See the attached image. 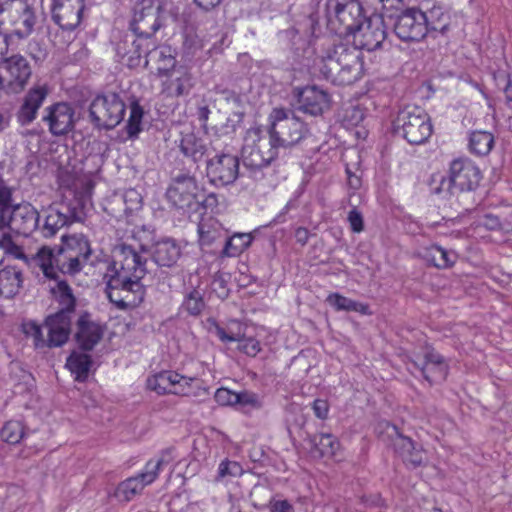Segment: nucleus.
Segmentation results:
<instances>
[{
	"label": "nucleus",
	"mask_w": 512,
	"mask_h": 512,
	"mask_svg": "<svg viewBox=\"0 0 512 512\" xmlns=\"http://www.w3.org/2000/svg\"><path fill=\"white\" fill-rule=\"evenodd\" d=\"M126 105L119 93L98 94L89 105L90 122L98 129L112 130L121 123Z\"/></svg>",
	"instance_id": "9d476101"
},
{
	"label": "nucleus",
	"mask_w": 512,
	"mask_h": 512,
	"mask_svg": "<svg viewBox=\"0 0 512 512\" xmlns=\"http://www.w3.org/2000/svg\"><path fill=\"white\" fill-rule=\"evenodd\" d=\"M8 11L13 17L12 24L15 26L11 36L19 39L29 37L34 31L37 22L34 8L26 0H6L0 2V14Z\"/></svg>",
	"instance_id": "a211bd4d"
},
{
	"label": "nucleus",
	"mask_w": 512,
	"mask_h": 512,
	"mask_svg": "<svg viewBox=\"0 0 512 512\" xmlns=\"http://www.w3.org/2000/svg\"><path fill=\"white\" fill-rule=\"evenodd\" d=\"M319 74L333 85H351L362 77V53L348 43L323 47L316 58Z\"/></svg>",
	"instance_id": "7ed1b4c3"
},
{
	"label": "nucleus",
	"mask_w": 512,
	"mask_h": 512,
	"mask_svg": "<svg viewBox=\"0 0 512 512\" xmlns=\"http://www.w3.org/2000/svg\"><path fill=\"white\" fill-rule=\"evenodd\" d=\"M203 191L194 174L189 171H180L171 178L166 190V198L178 210L193 211Z\"/></svg>",
	"instance_id": "f8f14e48"
},
{
	"label": "nucleus",
	"mask_w": 512,
	"mask_h": 512,
	"mask_svg": "<svg viewBox=\"0 0 512 512\" xmlns=\"http://www.w3.org/2000/svg\"><path fill=\"white\" fill-rule=\"evenodd\" d=\"M281 155L274 147L266 150L260 144L245 145L241 151V160L249 176L257 181L264 178V169L268 168Z\"/></svg>",
	"instance_id": "6ab92c4d"
},
{
	"label": "nucleus",
	"mask_w": 512,
	"mask_h": 512,
	"mask_svg": "<svg viewBox=\"0 0 512 512\" xmlns=\"http://www.w3.org/2000/svg\"><path fill=\"white\" fill-rule=\"evenodd\" d=\"M394 35L405 43H419L426 38L423 10L418 6L401 7L387 14Z\"/></svg>",
	"instance_id": "9b49d317"
},
{
	"label": "nucleus",
	"mask_w": 512,
	"mask_h": 512,
	"mask_svg": "<svg viewBox=\"0 0 512 512\" xmlns=\"http://www.w3.org/2000/svg\"><path fill=\"white\" fill-rule=\"evenodd\" d=\"M198 232L199 243L202 247L211 246L217 241H221L223 237L221 230L206 223H201L199 225Z\"/></svg>",
	"instance_id": "a18cd8bd"
},
{
	"label": "nucleus",
	"mask_w": 512,
	"mask_h": 512,
	"mask_svg": "<svg viewBox=\"0 0 512 512\" xmlns=\"http://www.w3.org/2000/svg\"><path fill=\"white\" fill-rule=\"evenodd\" d=\"M218 204L217 194L209 193L208 195H204L202 193V197L198 200L197 206L193 209V211L197 212L198 208L201 206L205 209H213Z\"/></svg>",
	"instance_id": "052dcab7"
},
{
	"label": "nucleus",
	"mask_w": 512,
	"mask_h": 512,
	"mask_svg": "<svg viewBox=\"0 0 512 512\" xmlns=\"http://www.w3.org/2000/svg\"><path fill=\"white\" fill-rule=\"evenodd\" d=\"M481 171L476 164L468 158H457L450 163L449 176L440 177L437 187H432V193L441 194L446 192L450 195H457L474 192L481 181ZM460 202L461 200L458 199Z\"/></svg>",
	"instance_id": "423d86ee"
},
{
	"label": "nucleus",
	"mask_w": 512,
	"mask_h": 512,
	"mask_svg": "<svg viewBox=\"0 0 512 512\" xmlns=\"http://www.w3.org/2000/svg\"><path fill=\"white\" fill-rule=\"evenodd\" d=\"M45 219L42 226L38 225L40 234L45 238H51L64 226L72 223L71 217L67 213L50 206L44 211Z\"/></svg>",
	"instance_id": "c85d7f7f"
},
{
	"label": "nucleus",
	"mask_w": 512,
	"mask_h": 512,
	"mask_svg": "<svg viewBox=\"0 0 512 512\" xmlns=\"http://www.w3.org/2000/svg\"><path fill=\"white\" fill-rule=\"evenodd\" d=\"M422 257L428 265L438 269L450 268L457 260L455 252L446 250L439 245H431L425 248Z\"/></svg>",
	"instance_id": "7c9ffc66"
},
{
	"label": "nucleus",
	"mask_w": 512,
	"mask_h": 512,
	"mask_svg": "<svg viewBox=\"0 0 512 512\" xmlns=\"http://www.w3.org/2000/svg\"><path fill=\"white\" fill-rule=\"evenodd\" d=\"M365 119V109L360 105H350L344 110L343 121L348 126H358Z\"/></svg>",
	"instance_id": "09e8293b"
},
{
	"label": "nucleus",
	"mask_w": 512,
	"mask_h": 512,
	"mask_svg": "<svg viewBox=\"0 0 512 512\" xmlns=\"http://www.w3.org/2000/svg\"><path fill=\"white\" fill-rule=\"evenodd\" d=\"M172 459L171 450L166 449L161 452V455L158 459L148 461L143 470L142 476L144 481L146 483H153L157 479L162 468L170 464Z\"/></svg>",
	"instance_id": "58836bf2"
},
{
	"label": "nucleus",
	"mask_w": 512,
	"mask_h": 512,
	"mask_svg": "<svg viewBox=\"0 0 512 512\" xmlns=\"http://www.w3.org/2000/svg\"><path fill=\"white\" fill-rule=\"evenodd\" d=\"M59 310L49 315L44 322L47 338L44 337L42 327L34 321L23 324V332L32 337L36 348L61 347L64 345L72 331V318L75 316L76 298L66 281L58 283Z\"/></svg>",
	"instance_id": "f03ea898"
},
{
	"label": "nucleus",
	"mask_w": 512,
	"mask_h": 512,
	"mask_svg": "<svg viewBox=\"0 0 512 512\" xmlns=\"http://www.w3.org/2000/svg\"><path fill=\"white\" fill-rule=\"evenodd\" d=\"M269 146L274 147L279 154L301 144L312 145V150H318L317 141L308 125L285 108H274L269 115Z\"/></svg>",
	"instance_id": "39448f33"
},
{
	"label": "nucleus",
	"mask_w": 512,
	"mask_h": 512,
	"mask_svg": "<svg viewBox=\"0 0 512 512\" xmlns=\"http://www.w3.org/2000/svg\"><path fill=\"white\" fill-rule=\"evenodd\" d=\"M238 343V349L247 356L255 357L261 351L260 342L253 337H246L244 335L243 339Z\"/></svg>",
	"instance_id": "603ef678"
},
{
	"label": "nucleus",
	"mask_w": 512,
	"mask_h": 512,
	"mask_svg": "<svg viewBox=\"0 0 512 512\" xmlns=\"http://www.w3.org/2000/svg\"><path fill=\"white\" fill-rule=\"evenodd\" d=\"M162 7L157 0H139L133 7L129 29L135 35L131 49L126 50L118 45V53L124 50L123 56L128 57L129 65H138L142 55H148L155 49L153 41L155 33L162 26Z\"/></svg>",
	"instance_id": "20e7f679"
},
{
	"label": "nucleus",
	"mask_w": 512,
	"mask_h": 512,
	"mask_svg": "<svg viewBox=\"0 0 512 512\" xmlns=\"http://www.w3.org/2000/svg\"><path fill=\"white\" fill-rule=\"evenodd\" d=\"M158 61L162 64L158 67V74L160 76H167L169 72L175 67L176 59L171 54L170 47H162L157 52Z\"/></svg>",
	"instance_id": "49530a36"
},
{
	"label": "nucleus",
	"mask_w": 512,
	"mask_h": 512,
	"mask_svg": "<svg viewBox=\"0 0 512 512\" xmlns=\"http://www.w3.org/2000/svg\"><path fill=\"white\" fill-rule=\"evenodd\" d=\"M311 452L319 457L332 456L338 448V442L332 434L320 433L310 436Z\"/></svg>",
	"instance_id": "f704fd0d"
},
{
	"label": "nucleus",
	"mask_w": 512,
	"mask_h": 512,
	"mask_svg": "<svg viewBox=\"0 0 512 512\" xmlns=\"http://www.w3.org/2000/svg\"><path fill=\"white\" fill-rule=\"evenodd\" d=\"M393 128L396 134L411 145L424 144L432 135L430 117L415 105H408L398 112Z\"/></svg>",
	"instance_id": "1a4fd4ad"
},
{
	"label": "nucleus",
	"mask_w": 512,
	"mask_h": 512,
	"mask_svg": "<svg viewBox=\"0 0 512 512\" xmlns=\"http://www.w3.org/2000/svg\"><path fill=\"white\" fill-rule=\"evenodd\" d=\"M210 114H211V111H210L208 105H201V106L197 107L196 116H197V119L201 123V127L205 131L207 130V122H208Z\"/></svg>",
	"instance_id": "69168bd1"
},
{
	"label": "nucleus",
	"mask_w": 512,
	"mask_h": 512,
	"mask_svg": "<svg viewBox=\"0 0 512 512\" xmlns=\"http://www.w3.org/2000/svg\"><path fill=\"white\" fill-rule=\"evenodd\" d=\"M331 97L327 91L312 85L297 93V110L311 116H321L330 109Z\"/></svg>",
	"instance_id": "b1692460"
},
{
	"label": "nucleus",
	"mask_w": 512,
	"mask_h": 512,
	"mask_svg": "<svg viewBox=\"0 0 512 512\" xmlns=\"http://www.w3.org/2000/svg\"><path fill=\"white\" fill-rule=\"evenodd\" d=\"M294 236H295V240L298 244H300L301 246H304L307 244L308 240H309V237H310V232L307 228L305 227H298L296 230H295V233H294Z\"/></svg>",
	"instance_id": "774afa93"
},
{
	"label": "nucleus",
	"mask_w": 512,
	"mask_h": 512,
	"mask_svg": "<svg viewBox=\"0 0 512 512\" xmlns=\"http://www.w3.org/2000/svg\"><path fill=\"white\" fill-rule=\"evenodd\" d=\"M383 17L368 18L365 24H361L359 29L351 33L353 36V46L360 50L369 52L382 48L387 37L386 24Z\"/></svg>",
	"instance_id": "aec40b11"
},
{
	"label": "nucleus",
	"mask_w": 512,
	"mask_h": 512,
	"mask_svg": "<svg viewBox=\"0 0 512 512\" xmlns=\"http://www.w3.org/2000/svg\"><path fill=\"white\" fill-rule=\"evenodd\" d=\"M348 221L350 223L351 230L355 233H360L364 229V221L362 214L353 208L348 213Z\"/></svg>",
	"instance_id": "13d9d810"
},
{
	"label": "nucleus",
	"mask_w": 512,
	"mask_h": 512,
	"mask_svg": "<svg viewBox=\"0 0 512 512\" xmlns=\"http://www.w3.org/2000/svg\"><path fill=\"white\" fill-rule=\"evenodd\" d=\"M254 237L251 233H234L224 239L222 256L236 257L246 250L252 243Z\"/></svg>",
	"instance_id": "c9c22d12"
},
{
	"label": "nucleus",
	"mask_w": 512,
	"mask_h": 512,
	"mask_svg": "<svg viewBox=\"0 0 512 512\" xmlns=\"http://www.w3.org/2000/svg\"><path fill=\"white\" fill-rule=\"evenodd\" d=\"M75 122V109L68 102H56L47 106L41 117V123L55 137L65 136L73 131Z\"/></svg>",
	"instance_id": "dca6fc26"
},
{
	"label": "nucleus",
	"mask_w": 512,
	"mask_h": 512,
	"mask_svg": "<svg viewBox=\"0 0 512 512\" xmlns=\"http://www.w3.org/2000/svg\"><path fill=\"white\" fill-rule=\"evenodd\" d=\"M494 146V136L487 131H473L469 137V149L478 156H486Z\"/></svg>",
	"instance_id": "4c0bfd02"
},
{
	"label": "nucleus",
	"mask_w": 512,
	"mask_h": 512,
	"mask_svg": "<svg viewBox=\"0 0 512 512\" xmlns=\"http://www.w3.org/2000/svg\"><path fill=\"white\" fill-rule=\"evenodd\" d=\"M328 27L340 36H349L365 24L366 15L359 0H326Z\"/></svg>",
	"instance_id": "0eeeda50"
},
{
	"label": "nucleus",
	"mask_w": 512,
	"mask_h": 512,
	"mask_svg": "<svg viewBox=\"0 0 512 512\" xmlns=\"http://www.w3.org/2000/svg\"><path fill=\"white\" fill-rule=\"evenodd\" d=\"M269 510L270 512H294V507L288 500H271Z\"/></svg>",
	"instance_id": "e2e57ef3"
},
{
	"label": "nucleus",
	"mask_w": 512,
	"mask_h": 512,
	"mask_svg": "<svg viewBox=\"0 0 512 512\" xmlns=\"http://www.w3.org/2000/svg\"><path fill=\"white\" fill-rule=\"evenodd\" d=\"M0 72L6 87L13 93L24 90L32 75L29 61L21 54H13L0 60Z\"/></svg>",
	"instance_id": "f3484780"
},
{
	"label": "nucleus",
	"mask_w": 512,
	"mask_h": 512,
	"mask_svg": "<svg viewBox=\"0 0 512 512\" xmlns=\"http://www.w3.org/2000/svg\"><path fill=\"white\" fill-rule=\"evenodd\" d=\"M39 218L38 211L30 203H11L7 211H3L0 228L7 226L18 235L28 237L38 228Z\"/></svg>",
	"instance_id": "2eb2a0df"
},
{
	"label": "nucleus",
	"mask_w": 512,
	"mask_h": 512,
	"mask_svg": "<svg viewBox=\"0 0 512 512\" xmlns=\"http://www.w3.org/2000/svg\"><path fill=\"white\" fill-rule=\"evenodd\" d=\"M381 4L382 17L387 18V14L394 13L404 6V0H377Z\"/></svg>",
	"instance_id": "bf43d9fd"
},
{
	"label": "nucleus",
	"mask_w": 512,
	"mask_h": 512,
	"mask_svg": "<svg viewBox=\"0 0 512 512\" xmlns=\"http://www.w3.org/2000/svg\"><path fill=\"white\" fill-rule=\"evenodd\" d=\"M50 93L47 84H34L21 98L15 112L17 123L21 127L31 125L38 117L39 110Z\"/></svg>",
	"instance_id": "412c9836"
},
{
	"label": "nucleus",
	"mask_w": 512,
	"mask_h": 512,
	"mask_svg": "<svg viewBox=\"0 0 512 512\" xmlns=\"http://www.w3.org/2000/svg\"><path fill=\"white\" fill-rule=\"evenodd\" d=\"M75 320L76 332L74 335L78 347L85 351H92L94 347L102 340L104 335V327L92 319V315L88 311L77 312L72 318Z\"/></svg>",
	"instance_id": "5701e85b"
},
{
	"label": "nucleus",
	"mask_w": 512,
	"mask_h": 512,
	"mask_svg": "<svg viewBox=\"0 0 512 512\" xmlns=\"http://www.w3.org/2000/svg\"><path fill=\"white\" fill-rule=\"evenodd\" d=\"M181 256V248L173 238H163L153 245L152 259L160 267H173Z\"/></svg>",
	"instance_id": "bb28decb"
},
{
	"label": "nucleus",
	"mask_w": 512,
	"mask_h": 512,
	"mask_svg": "<svg viewBox=\"0 0 512 512\" xmlns=\"http://www.w3.org/2000/svg\"><path fill=\"white\" fill-rule=\"evenodd\" d=\"M193 88L192 76L183 72L180 76L171 79L167 85L168 94L175 97L188 95Z\"/></svg>",
	"instance_id": "79ce46f5"
},
{
	"label": "nucleus",
	"mask_w": 512,
	"mask_h": 512,
	"mask_svg": "<svg viewBox=\"0 0 512 512\" xmlns=\"http://www.w3.org/2000/svg\"><path fill=\"white\" fill-rule=\"evenodd\" d=\"M423 16L426 37L428 35L435 36V34L446 36L450 31L451 16L443 7L435 5L423 11Z\"/></svg>",
	"instance_id": "cd10ccee"
},
{
	"label": "nucleus",
	"mask_w": 512,
	"mask_h": 512,
	"mask_svg": "<svg viewBox=\"0 0 512 512\" xmlns=\"http://www.w3.org/2000/svg\"><path fill=\"white\" fill-rule=\"evenodd\" d=\"M210 142L194 132L181 134L179 149L181 153L190 158L194 163H199L208 155Z\"/></svg>",
	"instance_id": "a878e982"
},
{
	"label": "nucleus",
	"mask_w": 512,
	"mask_h": 512,
	"mask_svg": "<svg viewBox=\"0 0 512 512\" xmlns=\"http://www.w3.org/2000/svg\"><path fill=\"white\" fill-rule=\"evenodd\" d=\"M147 387L159 395L169 394L168 382L164 371L147 379Z\"/></svg>",
	"instance_id": "8fccbe9b"
},
{
	"label": "nucleus",
	"mask_w": 512,
	"mask_h": 512,
	"mask_svg": "<svg viewBox=\"0 0 512 512\" xmlns=\"http://www.w3.org/2000/svg\"><path fill=\"white\" fill-rule=\"evenodd\" d=\"M207 322L209 324V331L214 333L222 342L236 341L237 338L232 335L228 336V330L220 326L215 319L209 318Z\"/></svg>",
	"instance_id": "6e6d98bb"
},
{
	"label": "nucleus",
	"mask_w": 512,
	"mask_h": 512,
	"mask_svg": "<svg viewBox=\"0 0 512 512\" xmlns=\"http://www.w3.org/2000/svg\"><path fill=\"white\" fill-rule=\"evenodd\" d=\"M243 472L241 465L238 462L223 460L218 467V478H225L228 476H240Z\"/></svg>",
	"instance_id": "3c124183"
},
{
	"label": "nucleus",
	"mask_w": 512,
	"mask_h": 512,
	"mask_svg": "<svg viewBox=\"0 0 512 512\" xmlns=\"http://www.w3.org/2000/svg\"><path fill=\"white\" fill-rule=\"evenodd\" d=\"M143 471L134 477H130L122 481L116 488L115 496L120 501L128 502L134 496L141 493L145 486L151 483H146L143 478Z\"/></svg>",
	"instance_id": "72a5a7b5"
},
{
	"label": "nucleus",
	"mask_w": 512,
	"mask_h": 512,
	"mask_svg": "<svg viewBox=\"0 0 512 512\" xmlns=\"http://www.w3.org/2000/svg\"><path fill=\"white\" fill-rule=\"evenodd\" d=\"M314 414L319 419H326L329 412V404L327 400L316 399L312 404Z\"/></svg>",
	"instance_id": "680f3d73"
},
{
	"label": "nucleus",
	"mask_w": 512,
	"mask_h": 512,
	"mask_svg": "<svg viewBox=\"0 0 512 512\" xmlns=\"http://www.w3.org/2000/svg\"><path fill=\"white\" fill-rule=\"evenodd\" d=\"M230 335L237 338L235 342H239L243 339L245 331L237 321H231L230 326L228 327V336Z\"/></svg>",
	"instance_id": "338daca9"
},
{
	"label": "nucleus",
	"mask_w": 512,
	"mask_h": 512,
	"mask_svg": "<svg viewBox=\"0 0 512 512\" xmlns=\"http://www.w3.org/2000/svg\"><path fill=\"white\" fill-rule=\"evenodd\" d=\"M23 277L20 269L6 266L0 269V295L5 298L14 297L22 287Z\"/></svg>",
	"instance_id": "c756f323"
},
{
	"label": "nucleus",
	"mask_w": 512,
	"mask_h": 512,
	"mask_svg": "<svg viewBox=\"0 0 512 512\" xmlns=\"http://www.w3.org/2000/svg\"><path fill=\"white\" fill-rule=\"evenodd\" d=\"M144 115L143 108L137 100L130 104V116L127 122L126 131L130 138L136 137L141 131V122Z\"/></svg>",
	"instance_id": "37998d69"
},
{
	"label": "nucleus",
	"mask_w": 512,
	"mask_h": 512,
	"mask_svg": "<svg viewBox=\"0 0 512 512\" xmlns=\"http://www.w3.org/2000/svg\"><path fill=\"white\" fill-rule=\"evenodd\" d=\"M84 0H63L54 8L52 19L64 31L75 30L82 19Z\"/></svg>",
	"instance_id": "393cba45"
},
{
	"label": "nucleus",
	"mask_w": 512,
	"mask_h": 512,
	"mask_svg": "<svg viewBox=\"0 0 512 512\" xmlns=\"http://www.w3.org/2000/svg\"><path fill=\"white\" fill-rule=\"evenodd\" d=\"M1 438L10 444H17L24 437V426L20 421H8L0 432Z\"/></svg>",
	"instance_id": "c03bdc74"
},
{
	"label": "nucleus",
	"mask_w": 512,
	"mask_h": 512,
	"mask_svg": "<svg viewBox=\"0 0 512 512\" xmlns=\"http://www.w3.org/2000/svg\"><path fill=\"white\" fill-rule=\"evenodd\" d=\"M235 393L227 388H218L215 392V401L222 406L235 405Z\"/></svg>",
	"instance_id": "4d7b16f0"
},
{
	"label": "nucleus",
	"mask_w": 512,
	"mask_h": 512,
	"mask_svg": "<svg viewBox=\"0 0 512 512\" xmlns=\"http://www.w3.org/2000/svg\"><path fill=\"white\" fill-rule=\"evenodd\" d=\"M91 365L92 358L86 353L73 352L66 362V366L75 374V380L78 382H84L87 379Z\"/></svg>",
	"instance_id": "e433bc0d"
},
{
	"label": "nucleus",
	"mask_w": 512,
	"mask_h": 512,
	"mask_svg": "<svg viewBox=\"0 0 512 512\" xmlns=\"http://www.w3.org/2000/svg\"><path fill=\"white\" fill-rule=\"evenodd\" d=\"M410 365L430 384L444 381L448 374V365L442 355L427 346L423 357L410 359Z\"/></svg>",
	"instance_id": "4be33fe9"
},
{
	"label": "nucleus",
	"mask_w": 512,
	"mask_h": 512,
	"mask_svg": "<svg viewBox=\"0 0 512 512\" xmlns=\"http://www.w3.org/2000/svg\"><path fill=\"white\" fill-rule=\"evenodd\" d=\"M194 382L191 383L190 393L191 394H181V396L188 397H205L209 395V389L202 387L201 382L198 379L192 378Z\"/></svg>",
	"instance_id": "0e129e2a"
},
{
	"label": "nucleus",
	"mask_w": 512,
	"mask_h": 512,
	"mask_svg": "<svg viewBox=\"0 0 512 512\" xmlns=\"http://www.w3.org/2000/svg\"><path fill=\"white\" fill-rule=\"evenodd\" d=\"M166 380L168 382L169 394L181 395L191 394V383L194 382L192 378H187L173 371H164Z\"/></svg>",
	"instance_id": "a19ab883"
},
{
	"label": "nucleus",
	"mask_w": 512,
	"mask_h": 512,
	"mask_svg": "<svg viewBox=\"0 0 512 512\" xmlns=\"http://www.w3.org/2000/svg\"><path fill=\"white\" fill-rule=\"evenodd\" d=\"M182 309L191 316H199L206 307L203 294L198 289L188 292L181 305Z\"/></svg>",
	"instance_id": "ea45409f"
},
{
	"label": "nucleus",
	"mask_w": 512,
	"mask_h": 512,
	"mask_svg": "<svg viewBox=\"0 0 512 512\" xmlns=\"http://www.w3.org/2000/svg\"><path fill=\"white\" fill-rule=\"evenodd\" d=\"M240 159L229 152H219L206 160V177L210 184L225 187L233 184L239 177Z\"/></svg>",
	"instance_id": "4468645a"
},
{
	"label": "nucleus",
	"mask_w": 512,
	"mask_h": 512,
	"mask_svg": "<svg viewBox=\"0 0 512 512\" xmlns=\"http://www.w3.org/2000/svg\"><path fill=\"white\" fill-rule=\"evenodd\" d=\"M0 250L15 254L18 258L24 257L21 248L14 243L12 237L4 232L0 231Z\"/></svg>",
	"instance_id": "864d4df0"
},
{
	"label": "nucleus",
	"mask_w": 512,
	"mask_h": 512,
	"mask_svg": "<svg viewBox=\"0 0 512 512\" xmlns=\"http://www.w3.org/2000/svg\"><path fill=\"white\" fill-rule=\"evenodd\" d=\"M326 303L335 311L358 312L362 315L371 314L369 305L354 301L351 298L343 296L337 292L330 293L326 298Z\"/></svg>",
	"instance_id": "473e14b6"
},
{
	"label": "nucleus",
	"mask_w": 512,
	"mask_h": 512,
	"mask_svg": "<svg viewBox=\"0 0 512 512\" xmlns=\"http://www.w3.org/2000/svg\"><path fill=\"white\" fill-rule=\"evenodd\" d=\"M34 261L41 268L46 278L57 282L56 288L52 289V292L57 294L58 283L62 281L59 278V272L75 275L82 270V265L79 264L78 258L66 249L63 243L54 248L43 246L36 253Z\"/></svg>",
	"instance_id": "6e6552de"
},
{
	"label": "nucleus",
	"mask_w": 512,
	"mask_h": 512,
	"mask_svg": "<svg viewBox=\"0 0 512 512\" xmlns=\"http://www.w3.org/2000/svg\"><path fill=\"white\" fill-rule=\"evenodd\" d=\"M62 243L65 245L76 258L79 260V264L83 266L92 254L90 241L87 236L82 233H75L72 235H62Z\"/></svg>",
	"instance_id": "2f4dec72"
},
{
	"label": "nucleus",
	"mask_w": 512,
	"mask_h": 512,
	"mask_svg": "<svg viewBox=\"0 0 512 512\" xmlns=\"http://www.w3.org/2000/svg\"><path fill=\"white\" fill-rule=\"evenodd\" d=\"M3 166L0 163V220L3 219V211H7L12 202L13 188L2 177Z\"/></svg>",
	"instance_id": "de8ad7c7"
},
{
	"label": "nucleus",
	"mask_w": 512,
	"mask_h": 512,
	"mask_svg": "<svg viewBox=\"0 0 512 512\" xmlns=\"http://www.w3.org/2000/svg\"><path fill=\"white\" fill-rule=\"evenodd\" d=\"M113 253L114 260L104 274L107 297L118 308L136 307L145 297L141 280L147 273V258L126 242L116 244Z\"/></svg>",
	"instance_id": "f257e3e1"
},
{
	"label": "nucleus",
	"mask_w": 512,
	"mask_h": 512,
	"mask_svg": "<svg viewBox=\"0 0 512 512\" xmlns=\"http://www.w3.org/2000/svg\"><path fill=\"white\" fill-rule=\"evenodd\" d=\"M235 404L243 406L260 407V401L257 394L249 391L235 393Z\"/></svg>",
	"instance_id": "5fc2aeb1"
},
{
	"label": "nucleus",
	"mask_w": 512,
	"mask_h": 512,
	"mask_svg": "<svg viewBox=\"0 0 512 512\" xmlns=\"http://www.w3.org/2000/svg\"><path fill=\"white\" fill-rule=\"evenodd\" d=\"M384 434L388 444L407 468L416 469L427 464V457L422 446L415 443L410 437L403 435L397 426L389 422L384 423Z\"/></svg>",
	"instance_id": "ddd939ff"
}]
</instances>
